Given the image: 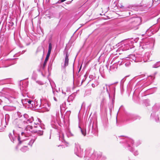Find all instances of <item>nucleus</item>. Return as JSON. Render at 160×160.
Wrapping results in <instances>:
<instances>
[{"label":"nucleus","mask_w":160,"mask_h":160,"mask_svg":"<svg viewBox=\"0 0 160 160\" xmlns=\"http://www.w3.org/2000/svg\"><path fill=\"white\" fill-rule=\"evenodd\" d=\"M98 83L97 82V83L96 84V86L98 85Z\"/></svg>","instance_id":"a878e982"},{"label":"nucleus","mask_w":160,"mask_h":160,"mask_svg":"<svg viewBox=\"0 0 160 160\" xmlns=\"http://www.w3.org/2000/svg\"><path fill=\"white\" fill-rule=\"evenodd\" d=\"M140 21V19L139 18H132L130 21V25L132 28H135L139 24Z\"/></svg>","instance_id":"20e7f679"},{"label":"nucleus","mask_w":160,"mask_h":160,"mask_svg":"<svg viewBox=\"0 0 160 160\" xmlns=\"http://www.w3.org/2000/svg\"><path fill=\"white\" fill-rule=\"evenodd\" d=\"M81 129V132L82 134L84 136H85L86 135V131L84 129H82L81 128H80Z\"/></svg>","instance_id":"6ab92c4d"},{"label":"nucleus","mask_w":160,"mask_h":160,"mask_svg":"<svg viewBox=\"0 0 160 160\" xmlns=\"http://www.w3.org/2000/svg\"><path fill=\"white\" fill-rule=\"evenodd\" d=\"M24 52H25V51H22V54L24 53Z\"/></svg>","instance_id":"bb28decb"},{"label":"nucleus","mask_w":160,"mask_h":160,"mask_svg":"<svg viewBox=\"0 0 160 160\" xmlns=\"http://www.w3.org/2000/svg\"><path fill=\"white\" fill-rule=\"evenodd\" d=\"M108 85L107 84L102 85L104 91L102 92H101V94H102L103 92H105V91H106V93L107 95H108L109 96L110 94L109 91L108 89Z\"/></svg>","instance_id":"9d476101"},{"label":"nucleus","mask_w":160,"mask_h":160,"mask_svg":"<svg viewBox=\"0 0 160 160\" xmlns=\"http://www.w3.org/2000/svg\"><path fill=\"white\" fill-rule=\"evenodd\" d=\"M60 136H61L60 137H62V138L63 139V140H64V135H63V134L61 133V134L60 135Z\"/></svg>","instance_id":"5701e85b"},{"label":"nucleus","mask_w":160,"mask_h":160,"mask_svg":"<svg viewBox=\"0 0 160 160\" xmlns=\"http://www.w3.org/2000/svg\"><path fill=\"white\" fill-rule=\"evenodd\" d=\"M160 66V61L157 62L153 66V67L154 68H157Z\"/></svg>","instance_id":"dca6fc26"},{"label":"nucleus","mask_w":160,"mask_h":160,"mask_svg":"<svg viewBox=\"0 0 160 160\" xmlns=\"http://www.w3.org/2000/svg\"><path fill=\"white\" fill-rule=\"evenodd\" d=\"M92 87L93 88H94L96 86V85L95 84H94V83H92Z\"/></svg>","instance_id":"b1692460"},{"label":"nucleus","mask_w":160,"mask_h":160,"mask_svg":"<svg viewBox=\"0 0 160 160\" xmlns=\"http://www.w3.org/2000/svg\"><path fill=\"white\" fill-rule=\"evenodd\" d=\"M34 121L32 117H29L28 115L25 114L22 119L16 120L17 125L19 128H23L27 124L32 123Z\"/></svg>","instance_id":"f03ea898"},{"label":"nucleus","mask_w":160,"mask_h":160,"mask_svg":"<svg viewBox=\"0 0 160 160\" xmlns=\"http://www.w3.org/2000/svg\"><path fill=\"white\" fill-rule=\"evenodd\" d=\"M28 150V147L26 146L23 147L21 149V150L23 152H26Z\"/></svg>","instance_id":"a211bd4d"},{"label":"nucleus","mask_w":160,"mask_h":160,"mask_svg":"<svg viewBox=\"0 0 160 160\" xmlns=\"http://www.w3.org/2000/svg\"><path fill=\"white\" fill-rule=\"evenodd\" d=\"M36 137L34 136L32 137L31 138V137L30 136L29 138L31 139L28 143V145L32 146V144L36 139Z\"/></svg>","instance_id":"f8f14e48"},{"label":"nucleus","mask_w":160,"mask_h":160,"mask_svg":"<svg viewBox=\"0 0 160 160\" xmlns=\"http://www.w3.org/2000/svg\"><path fill=\"white\" fill-rule=\"evenodd\" d=\"M129 59L131 61L132 60L134 61L135 62H137L138 61L137 60L136 58L134 55H130L128 57Z\"/></svg>","instance_id":"ddd939ff"},{"label":"nucleus","mask_w":160,"mask_h":160,"mask_svg":"<svg viewBox=\"0 0 160 160\" xmlns=\"http://www.w3.org/2000/svg\"><path fill=\"white\" fill-rule=\"evenodd\" d=\"M50 108L48 103H46L43 105H42L40 109H42L43 112H46L49 111Z\"/></svg>","instance_id":"0eeeda50"},{"label":"nucleus","mask_w":160,"mask_h":160,"mask_svg":"<svg viewBox=\"0 0 160 160\" xmlns=\"http://www.w3.org/2000/svg\"><path fill=\"white\" fill-rule=\"evenodd\" d=\"M60 138H60V136H59V139H60Z\"/></svg>","instance_id":"c756f323"},{"label":"nucleus","mask_w":160,"mask_h":160,"mask_svg":"<svg viewBox=\"0 0 160 160\" xmlns=\"http://www.w3.org/2000/svg\"><path fill=\"white\" fill-rule=\"evenodd\" d=\"M108 87H109L110 86L109 85L108 86Z\"/></svg>","instance_id":"7c9ffc66"},{"label":"nucleus","mask_w":160,"mask_h":160,"mask_svg":"<svg viewBox=\"0 0 160 160\" xmlns=\"http://www.w3.org/2000/svg\"><path fill=\"white\" fill-rule=\"evenodd\" d=\"M24 101H25L26 102H28V104H31L32 103V101L28 99L22 100V102L23 104H24L25 103Z\"/></svg>","instance_id":"2eb2a0df"},{"label":"nucleus","mask_w":160,"mask_h":160,"mask_svg":"<svg viewBox=\"0 0 160 160\" xmlns=\"http://www.w3.org/2000/svg\"><path fill=\"white\" fill-rule=\"evenodd\" d=\"M36 125L34 126L33 128L30 125H27L25 128L23 132L21 133V135H19L18 138L15 136L14 131H13L12 133H10L9 134V137L11 141L14 142V141L17 139L19 141V143H21L22 141L28 139L31 134V133H36L39 135H42L43 134V131L41 130V128L37 123L34 122Z\"/></svg>","instance_id":"f257e3e1"},{"label":"nucleus","mask_w":160,"mask_h":160,"mask_svg":"<svg viewBox=\"0 0 160 160\" xmlns=\"http://www.w3.org/2000/svg\"><path fill=\"white\" fill-rule=\"evenodd\" d=\"M53 98H54V100L55 101H57L56 98L55 97H54Z\"/></svg>","instance_id":"393cba45"},{"label":"nucleus","mask_w":160,"mask_h":160,"mask_svg":"<svg viewBox=\"0 0 160 160\" xmlns=\"http://www.w3.org/2000/svg\"><path fill=\"white\" fill-rule=\"evenodd\" d=\"M157 72H155V73L154 74H155H155H157Z\"/></svg>","instance_id":"c85d7f7f"},{"label":"nucleus","mask_w":160,"mask_h":160,"mask_svg":"<svg viewBox=\"0 0 160 160\" xmlns=\"http://www.w3.org/2000/svg\"><path fill=\"white\" fill-rule=\"evenodd\" d=\"M62 93H63V94H66V93H65V92L64 93V92H63V91H62Z\"/></svg>","instance_id":"cd10ccee"},{"label":"nucleus","mask_w":160,"mask_h":160,"mask_svg":"<svg viewBox=\"0 0 160 160\" xmlns=\"http://www.w3.org/2000/svg\"><path fill=\"white\" fill-rule=\"evenodd\" d=\"M74 98V95L72 94L69 96L67 100L68 102H70L71 101H72Z\"/></svg>","instance_id":"4468645a"},{"label":"nucleus","mask_w":160,"mask_h":160,"mask_svg":"<svg viewBox=\"0 0 160 160\" xmlns=\"http://www.w3.org/2000/svg\"><path fill=\"white\" fill-rule=\"evenodd\" d=\"M116 66L115 65H113L112 66H111L110 67V70H112L113 69H115L116 68Z\"/></svg>","instance_id":"412c9836"},{"label":"nucleus","mask_w":160,"mask_h":160,"mask_svg":"<svg viewBox=\"0 0 160 160\" xmlns=\"http://www.w3.org/2000/svg\"><path fill=\"white\" fill-rule=\"evenodd\" d=\"M130 151L131 152H133L134 154L135 155H137L138 154V151H134L133 150V149H132V150H130Z\"/></svg>","instance_id":"aec40b11"},{"label":"nucleus","mask_w":160,"mask_h":160,"mask_svg":"<svg viewBox=\"0 0 160 160\" xmlns=\"http://www.w3.org/2000/svg\"><path fill=\"white\" fill-rule=\"evenodd\" d=\"M31 104L32 107H34V102H33L32 101V103Z\"/></svg>","instance_id":"4be33fe9"},{"label":"nucleus","mask_w":160,"mask_h":160,"mask_svg":"<svg viewBox=\"0 0 160 160\" xmlns=\"http://www.w3.org/2000/svg\"><path fill=\"white\" fill-rule=\"evenodd\" d=\"M123 62V63H125V65L126 67H129L130 65V61L128 57L124 59Z\"/></svg>","instance_id":"9b49d317"},{"label":"nucleus","mask_w":160,"mask_h":160,"mask_svg":"<svg viewBox=\"0 0 160 160\" xmlns=\"http://www.w3.org/2000/svg\"><path fill=\"white\" fill-rule=\"evenodd\" d=\"M74 151L75 153L78 157H82L84 155L83 149H81L80 145L78 143H75Z\"/></svg>","instance_id":"7ed1b4c3"},{"label":"nucleus","mask_w":160,"mask_h":160,"mask_svg":"<svg viewBox=\"0 0 160 160\" xmlns=\"http://www.w3.org/2000/svg\"><path fill=\"white\" fill-rule=\"evenodd\" d=\"M64 55H65V59L64 61V64L63 65H62V67L64 68H65L68 65L69 62V55L68 52L67 51H65L64 52Z\"/></svg>","instance_id":"423d86ee"},{"label":"nucleus","mask_w":160,"mask_h":160,"mask_svg":"<svg viewBox=\"0 0 160 160\" xmlns=\"http://www.w3.org/2000/svg\"><path fill=\"white\" fill-rule=\"evenodd\" d=\"M123 141H120V142H127V144L129 147L131 146L129 144L130 143L132 144L133 143V141L131 139L125 138H123Z\"/></svg>","instance_id":"1a4fd4ad"},{"label":"nucleus","mask_w":160,"mask_h":160,"mask_svg":"<svg viewBox=\"0 0 160 160\" xmlns=\"http://www.w3.org/2000/svg\"><path fill=\"white\" fill-rule=\"evenodd\" d=\"M41 99H35L34 101V107L38 109H40L41 106Z\"/></svg>","instance_id":"6e6552de"},{"label":"nucleus","mask_w":160,"mask_h":160,"mask_svg":"<svg viewBox=\"0 0 160 160\" xmlns=\"http://www.w3.org/2000/svg\"><path fill=\"white\" fill-rule=\"evenodd\" d=\"M68 137H72L74 136V134L72 133L71 131H69L67 133Z\"/></svg>","instance_id":"f3484780"},{"label":"nucleus","mask_w":160,"mask_h":160,"mask_svg":"<svg viewBox=\"0 0 160 160\" xmlns=\"http://www.w3.org/2000/svg\"><path fill=\"white\" fill-rule=\"evenodd\" d=\"M52 44L51 43H49L48 52L47 54L46 57L45 59L44 60V63L43 64V66L42 67V69H44L45 67H46L47 62L48 59L50 54L51 53V50H52Z\"/></svg>","instance_id":"39448f33"}]
</instances>
